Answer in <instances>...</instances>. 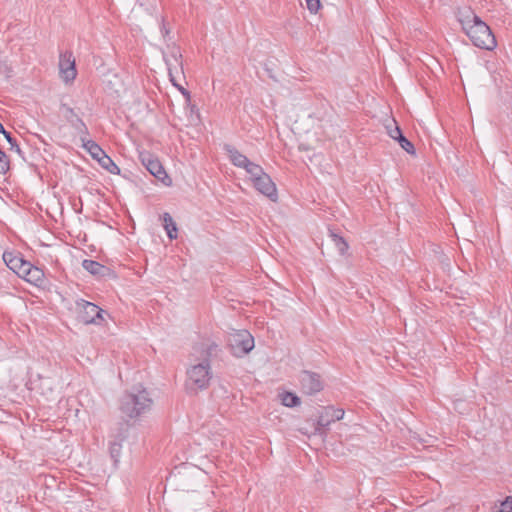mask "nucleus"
<instances>
[{
    "label": "nucleus",
    "instance_id": "11",
    "mask_svg": "<svg viewBox=\"0 0 512 512\" xmlns=\"http://www.w3.org/2000/svg\"><path fill=\"white\" fill-rule=\"evenodd\" d=\"M59 71H60V77L63 79V81L71 82L75 79L77 75V71L75 68V60L72 57V54H64L61 55L60 61H59Z\"/></svg>",
    "mask_w": 512,
    "mask_h": 512
},
{
    "label": "nucleus",
    "instance_id": "20",
    "mask_svg": "<svg viewBox=\"0 0 512 512\" xmlns=\"http://www.w3.org/2000/svg\"><path fill=\"white\" fill-rule=\"evenodd\" d=\"M84 147L95 160H98L105 153L104 150L93 141H88L84 144Z\"/></svg>",
    "mask_w": 512,
    "mask_h": 512
},
{
    "label": "nucleus",
    "instance_id": "22",
    "mask_svg": "<svg viewBox=\"0 0 512 512\" xmlns=\"http://www.w3.org/2000/svg\"><path fill=\"white\" fill-rule=\"evenodd\" d=\"M385 128L388 135L394 140H397L402 135V132L394 119L389 120L385 125Z\"/></svg>",
    "mask_w": 512,
    "mask_h": 512
},
{
    "label": "nucleus",
    "instance_id": "5",
    "mask_svg": "<svg viewBox=\"0 0 512 512\" xmlns=\"http://www.w3.org/2000/svg\"><path fill=\"white\" fill-rule=\"evenodd\" d=\"M79 320L84 324H101L105 311L96 304L78 299L75 302Z\"/></svg>",
    "mask_w": 512,
    "mask_h": 512
},
{
    "label": "nucleus",
    "instance_id": "25",
    "mask_svg": "<svg viewBox=\"0 0 512 512\" xmlns=\"http://www.w3.org/2000/svg\"><path fill=\"white\" fill-rule=\"evenodd\" d=\"M9 170V160L4 152L0 150V174H5Z\"/></svg>",
    "mask_w": 512,
    "mask_h": 512
},
{
    "label": "nucleus",
    "instance_id": "17",
    "mask_svg": "<svg viewBox=\"0 0 512 512\" xmlns=\"http://www.w3.org/2000/svg\"><path fill=\"white\" fill-rule=\"evenodd\" d=\"M97 161L104 169H106L110 173H119L118 166L112 161V159L106 153H104L103 156H101Z\"/></svg>",
    "mask_w": 512,
    "mask_h": 512
},
{
    "label": "nucleus",
    "instance_id": "26",
    "mask_svg": "<svg viewBox=\"0 0 512 512\" xmlns=\"http://www.w3.org/2000/svg\"><path fill=\"white\" fill-rule=\"evenodd\" d=\"M0 132L4 135L8 143L11 145V149L15 150V152L19 154L21 152L20 147L16 144L15 140L11 137L10 133L5 131L4 128L3 131Z\"/></svg>",
    "mask_w": 512,
    "mask_h": 512
},
{
    "label": "nucleus",
    "instance_id": "21",
    "mask_svg": "<svg viewBox=\"0 0 512 512\" xmlns=\"http://www.w3.org/2000/svg\"><path fill=\"white\" fill-rule=\"evenodd\" d=\"M281 402L286 407H295L300 404V398L291 392H285L281 395Z\"/></svg>",
    "mask_w": 512,
    "mask_h": 512
},
{
    "label": "nucleus",
    "instance_id": "9",
    "mask_svg": "<svg viewBox=\"0 0 512 512\" xmlns=\"http://www.w3.org/2000/svg\"><path fill=\"white\" fill-rule=\"evenodd\" d=\"M300 385L303 393L314 395L323 389V383L319 374L303 371L299 377Z\"/></svg>",
    "mask_w": 512,
    "mask_h": 512
},
{
    "label": "nucleus",
    "instance_id": "32",
    "mask_svg": "<svg viewBox=\"0 0 512 512\" xmlns=\"http://www.w3.org/2000/svg\"><path fill=\"white\" fill-rule=\"evenodd\" d=\"M3 125L0 123V131H3Z\"/></svg>",
    "mask_w": 512,
    "mask_h": 512
},
{
    "label": "nucleus",
    "instance_id": "30",
    "mask_svg": "<svg viewBox=\"0 0 512 512\" xmlns=\"http://www.w3.org/2000/svg\"><path fill=\"white\" fill-rule=\"evenodd\" d=\"M179 89L182 91V93L184 95L189 96V93L185 89H183V88H179Z\"/></svg>",
    "mask_w": 512,
    "mask_h": 512
},
{
    "label": "nucleus",
    "instance_id": "4",
    "mask_svg": "<svg viewBox=\"0 0 512 512\" xmlns=\"http://www.w3.org/2000/svg\"><path fill=\"white\" fill-rule=\"evenodd\" d=\"M2 260L10 270L27 282L37 284L43 280L42 269L27 261L26 258H2Z\"/></svg>",
    "mask_w": 512,
    "mask_h": 512
},
{
    "label": "nucleus",
    "instance_id": "2",
    "mask_svg": "<svg viewBox=\"0 0 512 512\" xmlns=\"http://www.w3.org/2000/svg\"><path fill=\"white\" fill-rule=\"evenodd\" d=\"M217 350V345L211 344L202 350V358L187 369L186 389L190 393H197L208 388L212 379L209 357Z\"/></svg>",
    "mask_w": 512,
    "mask_h": 512
},
{
    "label": "nucleus",
    "instance_id": "13",
    "mask_svg": "<svg viewBox=\"0 0 512 512\" xmlns=\"http://www.w3.org/2000/svg\"><path fill=\"white\" fill-rule=\"evenodd\" d=\"M128 435V427L125 425L122 427L117 435L114 436V440L110 442V455L115 463L119 461V457L121 455L122 443L126 440Z\"/></svg>",
    "mask_w": 512,
    "mask_h": 512
},
{
    "label": "nucleus",
    "instance_id": "16",
    "mask_svg": "<svg viewBox=\"0 0 512 512\" xmlns=\"http://www.w3.org/2000/svg\"><path fill=\"white\" fill-rule=\"evenodd\" d=\"M163 220V226L166 230V233L170 239L177 238L178 235V229L175 221L173 220L172 216L169 213H164L162 216Z\"/></svg>",
    "mask_w": 512,
    "mask_h": 512
},
{
    "label": "nucleus",
    "instance_id": "10",
    "mask_svg": "<svg viewBox=\"0 0 512 512\" xmlns=\"http://www.w3.org/2000/svg\"><path fill=\"white\" fill-rule=\"evenodd\" d=\"M231 346L238 349L240 353L246 354L254 347V339L246 330L239 331L232 335Z\"/></svg>",
    "mask_w": 512,
    "mask_h": 512
},
{
    "label": "nucleus",
    "instance_id": "28",
    "mask_svg": "<svg viewBox=\"0 0 512 512\" xmlns=\"http://www.w3.org/2000/svg\"><path fill=\"white\" fill-rule=\"evenodd\" d=\"M294 131L297 132V133H300L301 132V127L298 123V121L295 122L294 124V127H293Z\"/></svg>",
    "mask_w": 512,
    "mask_h": 512
},
{
    "label": "nucleus",
    "instance_id": "27",
    "mask_svg": "<svg viewBox=\"0 0 512 512\" xmlns=\"http://www.w3.org/2000/svg\"><path fill=\"white\" fill-rule=\"evenodd\" d=\"M511 497H507L502 503H501V509L498 512H509L508 509H511L512 507V501Z\"/></svg>",
    "mask_w": 512,
    "mask_h": 512
},
{
    "label": "nucleus",
    "instance_id": "18",
    "mask_svg": "<svg viewBox=\"0 0 512 512\" xmlns=\"http://www.w3.org/2000/svg\"><path fill=\"white\" fill-rule=\"evenodd\" d=\"M245 171L250 175L253 183L257 178H261L266 174L260 165L253 162H250V164L245 168Z\"/></svg>",
    "mask_w": 512,
    "mask_h": 512
},
{
    "label": "nucleus",
    "instance_id": "29",
    "mask_svg": "<svg viewBox=\"0 0 512 512\" xmlns=\"http://www.w3.org/2000/svg\"><path fill=\"white\" fill-rule=\"evenodd\" d=\"M161 31H162V34L164 37H166V35H168V33H169V30L166 28V26L164 24L162 26Z\"/></svg>",
    "mask_w": 512,
    "mask_h": 512
},
{
    "label": "nucleus",
    "instance_id": "7",
    "mask_svg": "<svg viewBox=\"0 0 512 512\" xmlns=\"http://www.w3.org/2000/svg\"><path fill=\"white\" fill-rule=\"evenodd\" d=\"M163 56L168 68L170 80L174 86H178L176 83L177 75L183 73L182 55L179 47L175 45L168 46V53H164Z\"/></svg>",
    "mask_w": 512,
    "mask_h": 512
},
{
    "label": "nucleus",
    "instance_id": "15",
    "mask_svg": "<svg viewBox=\"0 0 512 512\" xmlns=\"http://www.w3.org/2000/svg\"><path fill=\"white\" fill-rule=\"evenodd\" d=\"M83 267L93 275L106 276L110 274V268L99 262L84 259Z\"/></svg>",
    "mask_w": 512,
    "mask_h": 512
},
{
    "label": "nucleus",
    "instance_id": "31",
    "mask_svg": "<svg viewBox=\"0 0 512 512\" xmlns=\"http://www.w3.org/2000/svg\"><path fill=\"white\" fill-rule=\"evenodd\" d=\"M2 256H3V257L11 256V254L5 251V252L3 253V255H2Z\"/></svg>",
    "mask_w": 512,
    "mask_h": 512
},
{
    "label": "nucleus",
    "instance_id": "23",
    "mask_svg": "<svg viewBox=\"0 0 512 512\" xmlns=\"http://www.w3.org/2000/svg\"><path fill=\"white\" fill-rule=\"evenodd\" d=\"M397 141L399 142L402 149H404L409 154H415V148L414 145L403 135H401Z\"/></svg>",
    "mask_w": 512,
    "mask_h": 512
},
{
    "label": "nucleus",
    "instance_id": "12",
    "mask_svg": "<svg viewBox=\"0 0 512 512\" xmlns=\"http://www.w3.org/2000/svg\"><path fill=\"white\" fill-rule=\"evenodd\" d=\"M254 187L263 195L267 196L272 201H276L277 199V189L270 178V176L266 173L261 178H257L253 183Z\"/></svg>",
    "mask_w": 512,
    "mask_h": 512
},
{
    "label": "nucleus",
    "instance_id": "14",
    "mask_svg": "<svg viewBox=\"0 0 512 512\" xmlns=\"http://www.w3.org/2000/svg\"><path fill=\"white\" fill-rule=\"evenodd\" d=\"M225 149L234 166L245 169L250 164L251 161L234 147L227 145Z\"/></svg>",
    "mask_w": 512,
    "mask_h": 512
},
{
    "label": "nucleus",
    "instance_id": "19",
    "mask_svg": "<svg viewBox=\"0 0 512 512\" xmlns=\"http://www.w3.org/2000/svg\"><path fill=\"white\" fill-rule=\"evenodd\" d=\"M330 240L331 243L337 248V253H339L340 255L347 253L348 244L342 237L336 234H331Z\"/></svg>",
    "mask_w": 512,
    "mask_h": 512
},
{
    "label": "nucleus",
    "instance_id": "3",
    "mask_svg": "<svg viewBox=\"0 0 512 512\" xmlns=\"http://www.w3.org/2000/svg\"><path fill=\"white\" fill-rule=\"evenodd\" d=\"M152 399L143 389L137 393H128L121 400V411L130 418H135L150 410Z\"/></svg>",
    "mask_w": 512,
    "mask_h": 512
},
{
    "label": "nucleus",
    "instance_id": "1",
    "mask_svg": "<svg viewBox=\"0 0 512 512\" xmlns=\"http://www.w3.org/2000/svg\"><path fill=\"white\" fill-rule=\"evenodd\" d=\"M457 18L463 31L476 47L493 50L497 46L490 27L476 15L471 7L459 8Z\"/></svg>",
    "mask_w": 512,
    "mask_h": 512
},
{
    "label": "nucleus",
    "instance_id": "6",
    "mask_svg": "<svg viewBox=\"0 0 512 512\" xmlns=\"http://www.w3.org/2000/svg\"><path fill=\"white\" fill-rule=\"evenodd\" d=\"M345 411L341 408H334L327 406L319 413L317 421L315 423L314 432L315 435H325L324 428L328 427L334 421L343 419Z\"/></svg>",
    "mask_w": 512,
    "mask_h": 512
},
{
    "label": "nucleus",
    "instance_id": "24",
    "mask_svg": "<svg viewBox=\"0 0 512 512\" xmlns=\"http://www.w3.org/2000/svg\"><path fill=\"white\" fill-rule=\"evenodd\" d=\"M305 2H306V8L312 14H316L319 11V9L321 8L320 0H305Z\"/></svg>",
    "mask_w": 512,
    "mask_h": 512
},
{
    "label": "nucleus",
    "instance_id": "8",
    "mask_svg": "<svg viewBox=\"0 0 512 512\" xmlns=\"http://www.w3.org/2000/svg\"><path fill=\"white\" fill-rule=\"evenodd\" d=\"M140 159L142 161V164L147 168V170L158 180H160L164 185H172V179L168 176L162 164L157 158H155L150 153H141Z\"/></svg>",
    "mask_w": 512,
    "mask_h": 512
}]
</instances>
